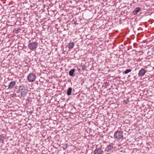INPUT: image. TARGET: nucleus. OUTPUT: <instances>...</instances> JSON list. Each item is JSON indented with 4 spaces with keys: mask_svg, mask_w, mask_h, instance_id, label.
<instances>
[{
    "mask_svg": "<svg viewBox=\"0 0 154 154\" xmlns=\"http://www.w3.org/2000/svg\"><path fill=\"white\" fill-rule=\"evenodd\" d=\"M5 138V137L3 135H0V143H4V140Z\"/></svg>",
    "mask_w": 154,
    "mask_h": 154,
    "instance_id": "nucleus-10",
    "label": "nucleus"
},
{
    "mask_svg": "<svg viewBox=\"0 0 154 154\" xmlns=\"http://www.w3.org/2000/svg\"><path fill=\"white\" fill-rule=\"evenodd\" d=\"M75 71V69H72L69 71V75L71 76H74V73Z\"/></svg>",
    "mask_w": 154,
    "mask_h": 154,
    "instance_id": "nucleus-11",
    "label": "nucleus"
},
{
    "mask_svg": "<svg viewBox=\"0 0 154 154\" xmlns=\"http://www.w3.org/2000/svg\"><path fill=\"white\" fill-rule=\"evenodd\" d=\"M112 148V146L110 145H109L107 148V151L109 152L110 151H111Z\"/></svg>",
    "mask_w": 154,
    "mask_h": 154,
    "instance_id": "nucleus-13",
    "label": "nucleus"
},
{
    "mask_svg": "<svg viewBox=\"0 0 154 154\" xmlns=\"http://www.w3.org/2000/svg\"><path fill=\"white\" fill-rule=\"evenodd\" d=\"M11 97H16V95L15 94H11L10 95Z\"/></svg>",
    "mask_w": 154,
    "mask_h": 154,
    "instance_id": "nucleus-15",
    "label": "nucleus"
},
{
    "mask_svg": "<svg viewBox=\"0 0 154 154\" xmlns=\"http://www.w3.org/2000/svg\"><path fill=\"white\" fill-rule=\"evenodd\" d=\"M114 136L116 139H122L123 137V131L118 130L115 133Z\"/></svg>",
    "mask_w": 154,
    "mask_h": 154,
    "instance_id": "nucleus-2",
    "label": "nucleus"
},
{
    "mask_svg": "<svg viewBox=\"0 0 154 154\" xmlns=\"http://www.w3.org/2000/svg\"><path fill=\"white\" fill-rule=\"evenodd\" d=\"M131 70L130 69H127L125 70V74H127L129 72H130L131 71Z\"/></svg>",
    "mask_w": 154,
    "mask_h": 154,
    "instance_id": "nucleus-14",
    "label": "nucleus"
},
{
    "mask_svg": "<svg viewBox=\"0 0 154 154\" xmlns=\"http://www.w3.org/2000/svg\"><path fill=\"white\" fill-rule=\"evenodd\" d=\"M28 92V88L26 86L24 85H20L18 90V92L21 94L22 97H25Z\"/></svg>",
    "mask_w": 154,
    "mask_h": 154,
    "instance_id": "nucleus-1",
    "label": "nucleus"
},
{
    "mask_svg": "<svg viewBox=\"0 0 154 154\" xmlns=\"http://www.w3.org/2000/svg\"><path fill=\"white\" fill-rule=\"evenodd\" d=\"M72 91V88H69L67 91V95H70L71 94Z\"/></svg>",
    "mask_w": 154,
    "mask_h": 154,
    "instance_id": "nucleus-12",
    "label": "nucleus"
},
{
    "mask_svg": "<svg viewBox=\"0 0 154 154\" xmlns=\"http://www.w3.org/2000/svg\"><path fill=\"white\" fill-rule=\"evenodd\" d=\"M141 9L140 8L138 7L136 8L135 10L133 11V14L134 15L136 14Z\"/></svg>",
    "mask_w": 154,
    "mask_h": 154,
    "instance_id": "nucleus-8",
    "label": "nucleus"
},
{
    "mask_svg": "<svg viewBox=\"0 0 154 154\" xmlns=\"http://www.w3.org/2000/svg\"><path fill=\"white\" fill-rule=\"evenodd\" d=\"M74 46V44L73 42L69 43L67 45V47L69 49H72Z\"/></svg>",
    "mask_w": 154,
    "mask_h": 154,
    "instance_id": "nucleus-9",
    "label": "nucleus"
},
{
    "mask_svg": "<svg viewBox=\"0 0 154 154\" xmlns=\"http://www.w3.org/2000/svg\"><path fill=\"white\" fill-rule=\"evenodd\" d=\"M16 85V82L15 81H12L11 82L8 86V89H11L15 86Z\"/></svg>",
    "mask_w": 154,
    "mask_h": 154,
    "instance_id": "nucleus-6",
    "label": "nucleus"
},
{
    "mask_svg": "<svg viewBox=\"0 0 154 154\" xmlns=\"http://www.w3.org/2000/svg\"><path fill=\"white\" fill-rule=\"evenodd\" d=\"M146 73V71L143 68L141 69L138 72V75L139 77L144 76Z\"/></svg>",
    "mask_w": 154,
    "mask_h": 154,
    "instance_id": "nucleus-5",
    "label": "nucleus"
},
{
    "mask_svg": "<svg viewBox=\"0 0 154 154\" xmlns=\"http://www.w3.org/2000/svg\"><path fill=\"white\" fill-rule=\"evenodd\" d=\"M38 43L35 42H32L29 44L28 45V48L32 50L35 49L37 47Z\"/></svg>",
    "mask_w": 154,
    "mask_h": 154,
    "instance_id": "nucleus-3",
    "label": "nucleus"
},
{
    "mask_svg": "<svg viewBox=\"0 0 154 154\" xmlns=\"http://www.w3.org/2000/svg\"><path fill=\"white\" fill-rule=\"evenodd\" d=\"M36 76L33 73L29 74L27 76V80L30 82H34Z\"/></svg>",
    "mask_w": 154,
    "mask_h": 154,
    "instance_id": "nucleus-4",
    "label": "nucleus"
},
{
    "mask_svg": "<svg viewBox=\"0 0 154 154\" xmlns=\"http://www.w3.org/2000/svg\"><path fill=\"white\" fill-rule=\"evenodd\" d=\"M95 154H102L103 151L101 150V149H97L94 151Z\"/></svg>",
    "mask_w": 154,
    "mask_h": 154,
    "instance_id": "nucleus-7",
    "label": "nucleus"
}]
</instances>
